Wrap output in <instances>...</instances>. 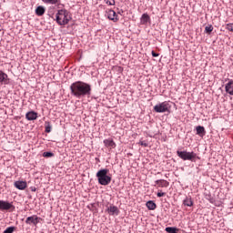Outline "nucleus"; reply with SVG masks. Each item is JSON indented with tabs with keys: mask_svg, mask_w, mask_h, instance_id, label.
I'll return each instance as SVG.
<instances>
[{
	"mask_svg": "<svg viewBox=\"0 0 233 233\" xmlns=\"http://www.w3.org/2000/svg\"><path fill=\"white\" fill-rule=\"evenodd\" d=\"M149 21H150V15H148V14L147 13L143 14L140 18L141 25H147V23H149Z\"/></svg>",
	"mask_w": 233,
	"mask_h": 233,
	"instance_id": "nucleus-17",
	"label": "nucleus"
},
{
	"mask_svg": "<svg viewBox=\"0 0 233 233\" xmlns=\"http://www.w3.org/2000/svg\"><path fill=\"white\" fill-rule=\"evenodd\" d=\"M14 208V205L8 201L0 200V210H10V208Z\"/></svg>",
	"mask_w": 233,
	"mask_h": 233,
	"instance_id": "nucleus-11",
	"label": "nucleus"
},
{
	"mask_svg": "<svg viewBox=\"0 0 233 233\" xmlns=\"http://www.w3.org/2000/svg\"><path fill=\"white\" fill-rule=\"evenodd\" d=\"M54 10H56V7L53 5L48 8V15L50 17H54Z\"/></svg>",
	"mask_w": 233,
	"mask_h": 233,
	"instance_id": "nucleus-25",
	"label": "nucleus"
},
{
	"mask_svg": "<svg viewBox=\"0 0 233 233\" xmlns=\"http://www.w3.org/2000/svg\"><path fill=\"white\" fill-rule=\"evenodd\" d=\"M43 157H54V153H52V152H44Z\"/></svg>",
	"mask_w": 233,
	"mask_h": 233,
	"instance_id": "nucleus-28",
	"label": "nucleus"
},
{
	"mask_svg": "<svg viewBox=\"0 0 233 233\" xmlns=\"http://www.w3.org/2000/svg\"><path fill=\"white\" fill-rule=\"evenodd\" d=\"M225 90L229 96H233V80L228 81L225 86Z\"/></svg>",
	"mask_w": 233,
	"mask_h": 233,
	"instance_id": "nucleus-15",
	"label": "nucleus"
},
{
	"mask_svg": "<svg viewBox=\"0 0 233 233\" xmlns=\"http://www.w3.org/2000/svg\"><path fill=\"white\" fill-rule=\"evenodd\" d=\"M171 108L170 103L167 101H164L160 104H157L154 106L155 112L157 114H163L165 112H168Z\"/></svg>",
	"mask_w": 233,
	"mask_h": 233,
	"instance_id": "nucleus-5",
	"label": "nucleus"
},
{
	"mask_svg": "<svg viewBox=\"0 0 233 233\" xmlns=\"http://www.w3.org/2000/svg\"><path fill=\"white\" fill-rule=\"evenodd\" d=\"M106 5H108L109 6H114V5H116V0H106Z\"/></svg>",
	"mask_w": 233,
	"mask_h": 233,
	"instance_id": "nucleus-29",
	"label": "nucleus"
},
{
	"mask_svg": "<svg viewBox=\"0 0 233 233\" xmlns=\"http://www.w3.org/2000/svg\"><path fill=\"white\" fill-rule=\"evenodd\" d=\"M198 136L203 137L205 136V127L203 126H198L196 127Z\"/></svg>",
	"mask_w": 233,
	"mask_h": 233,
	"instance_id": "nucleus-21",
	"label": "nucleus"
},
{
	"mask_svg": "<svg viewBox=\"0 0 233 233\" xmlns=\"http://www.w3.org/2000/svg\"><path fill=\"white\" fill-rule=\"evenodd\" d=\"M146 207L148 208V210H156V208H157L156 202L152 200L147 201Z\"/></svg>",
	"mask_w": 233,
	"mask_h": 233,
	"instance_id": "nucleus-18",
	"label": "nucleus"
},
{
	"mask_svg": "<svg viewBox=\"0 0 233 233\" xmlns=\"http://www.w3.org/2000/svg\"><path fill=\"white\" fill-rule=\"evenodd\" d=\"M103 143L106 148H109V150H112V148H116V142H114V139L112 138L104 139Z\"/></svg>",
	"mask_w": 233,
	"mask_h": 233,
	"instance_id": "nucleus-10",
	"label": "nucleus"
},
{
	"mask_svg": "<svg viewBox=\"0 0 233 233\" xmlns=\"http://www.w3.org/2000/svg\"><path fill=\"white\" fill-rule=\"evenodd\" d=\"M15 230V227H9L3 233H14Z\"/></svg>",
	"mask_w": 233,
	"mask_h": 233,
	"instance_id": "nucleus-26",
	"label": "nucleus"
},
{
	"mask_svg": "<svg viewBox=\"0 0 233 233\" xmlns=\"http://www.w3.org/2000/svg\"><path fill=\"white\" fill-rule=\"evenodd\" d=\"M157 186L158 188H168L170 182L165 179H158L155 181V187Z\"/></svg>",
	"mask_w": 233,
	"mask_h": 233,
	"instance_id": "nucleus-9",
	"label": "nucleus"
},
{
	"mask_svg": "<svg viewBox=\"0 0 233 233\" xmlns=\"http://www.w3.org/2000/svg\"><path fill=\"white\" fill-rule=\"evenodd\" d=\"M183 205H185V207H193L194 201L192 200V198L187 197L186 199L183 201Z\"/></svg>",
	"mask_w": 233,
	"mask_h": 233,
	"instance_id": "nucleus-19",
	"label": "nucleus"
},
{
	"mask_svg": "<svg viewBox=\"0 0 233 233\" xmlns=\"http://www.w3.org/2000/svg\"><path fill=\"white\" fill-rule=\"evenodd\" d=\"M71 96L81 99V97H89L92 95V86L83 81H76L70 86Z\"/></svg>",
	"mask_w": 233,
	"mask_h": 233,
	"instance_id": "nucleus-1",
	"label": "nucleus"
},
{
	"mask_svg": "<svg viewBox=\"0 0 233 233\" xmlns=\"http://www.w3.org/2000/svg\"><path fill=\"white\" fill-rule=\"evenodd\" d=\"M46 5H59L61 0H42Z\"/></svg>",
	"mask_w": 233,
	"mask_h": 233,
	"instance_id": "nucleus-22",
	"label": "nucleus"
},
{
	"mask_svg": "<svg viewBox=\"0 0 233 233\" xmlns=\"http://www.w3.org/2000/svg\"><path fill=\"white\" fill-rule=\"evenodd\" d=\"M153 57H159V54L156 53L155 51L151 52Z\"/></svg>",
	"mask_w": 233,
	"mask_h": 233,
	"instance_id": "nucleus-32",
	"label": "nucleus"
},
{
	"mask_svg": "<svg viewBox=\"0 0 233 233\" xmlns=\"http://www.w3.org/2000/svg\"><path fill=\"white\" fill-rule=\"evenodd\" d=\"M10 78H8V75L5 73V71L0 69V85H9Z\"/></svg>",
	"mask_w": 233,
	"mask_h": 233,
	"instance_id": "nucleus-8",
	"label": "nucleus"
},
{
	"mask_svg": "<svg viewBox=\"0 0 233 233\" xmlns=\"http://www.w3.org/2000/svg\"><path fill=\"white\" fill-rule=\"evenodd\" d=\"M14 186L18 190H25L28 187V185L26 184V181H15L14 183Z\"/></svg>",
	"mask_w": 233,
	"mask_h": 233,
	"instance_id": "nucleus-12",
	"label": "nucleus"
},
{
	"mask_svg": "<svg viewBox=\"0 0 233 233\" xmlns=\"http://www.w3.org/2000/svg\"><path fill=\"white\" fill-rule=\"evenodd\" d=\"M177 155L183 159V161H191L192 163H196V159H199L198 154L194 151L187 152V151H177Z\"/></svg>",
	"mask_w": 233,
	"mask_h": 233,
	"instance_id": "nucleus-4",
	"label": "nucleus"
},
{
	"mask_svg": "<svg viewBox=\"0 0 233 233\" xmlns=\"http://www.w3.org/2000/svg\"><path fill=\"white\" fill-rule=\"evenodd\" d=\"M45 132L46 134H50V132H52V124L50 123V121L45 122Z\"/></svg>",
	"mask_w": 233,
	"mask_h": 233,
	"instance_id": "nucleus-20",
	"label": "nucleus"
},
{
	"mask_svg": "<svg viewBox=\"0 0 233 233\" xmlns=\"http://www.w3.org/2000/svg\"><path fill=\"white\" fill-rule=\"evenodd\" d=\"M107 212L110 216H119V208L116 206H109L107 208Z\"/></svg>",
	"mask_w": 233,
	"mask_h": 233,
	"instance_id": "nucleus-13",
	"label": "nucleus"
},
{
	"mask_svg": "<svg viewBox=\"0 0 233 233\" xmlns=\"http://www.w3.org/2000/svg\"><path fill=\"white\" fill-rule=\"evenodd\" d=\"M45 12H46V9L43 5H39L35 9V14H36V15H38V17L45 15Z\"/></svg>",
	"mask_w": 233,
	"mask_h": 233,
	"instance_id": "nucleus-16",
	"label": "nucleus"
},
{
	"mask_svg": "<svg viewBox=\"0 0 233 233\" xmlns=\"http://www.w3.org/2000/svg\"><path fill=\"white\" fill-rule=\"evenodd\" d=\"M109 170L106 168L100 169L96 173V177L98 179L99 185L103 187H106V185H110L112 182V177L108 176Z\"/></svg>",
	"mask_w": 233,
	"mask_h": 233,
	"instance_id": "nucleus-2",
	"label": "nucleus"
},
{
	"mask_svg": "<svg viewBox=\"0 0 233 233\" xmlns=\"http://www.w3.org/2000/svg\"><path fill=\"white\" fill-rule=\"evenodd\" d=\"M226 30H228L229 32H233V23L227 24Z\"/></svg>",
	"mask_w": 233,
	"mask_h": 233,
	"instance_id": "nucleus-27",
	"label": "nucleus"
},
{
	"mask_svg": "<svg viewBox=\"0 0 233 233\" xmlns=\"http://www.w3.org/2000/svg\"><path fill=\"white\" fill-rule=\"evenodd\" d=\"M33 191H34V192H35V189H33Z\"/></svg>",
	"mask_w": 233,
	"mask_h": 233,
	"instance_id": "nucleus-34",
	"label": "nucleus"
},
{
	"mask_svg": "<svg viewBox=\"0 0 233 233\" xmlns=\"http://www.w3.org/2000/svg\"><path fill=\"white\" fill-rule=\"evenodd\" d=\"M56 21L60 26H65L70 23V18L68 17V11L66 9H60L56 15Z\"/></svg>",
	"mask_w": 233,
	"mask_h": 233,
	"instance_id": "nucleus-3",
	"label": "nucleus"
},
{
	"mask_svg": "<svg viewBox=\"0 0 233 233\" xmlns=\"http://www.w3.org/2000/svg\"><path fill=\"white\" fill-rule=\"evenodd\" d=\"M107 14V19L110 21H113V23H117L119 21V18L117 17V13L112 9H108L106 11Z\"/></svg>",
	"mask_w": 233,
	"mask_h": 233,
	"instance_id": "nucleus-7",
	"label": "nucleus"
},
{
	"mask_svg": "<svg viewBox=\"0 0 233 233\" xmlns=\"http://www.w3.org/2000/svg\"><path fill=\"white\" fill-rule=\"evenodd\" d=\"M27 121H35L37 119V113L35 111H29L25 115Z\"/></svg>",
	"mask_w": 233,
	"mask_h": 233,
	"instance_id": "nucleus-14",
	"label": "nucleus"
},
{
	"mask_svg": "<svg viewBox=\"0 0 233 233\" xmlns=\"http://www.w3.org/2000/svg\"><path fill=\"white\" fill-rule=\"evenodd\" d=\"M205 198L209 201V203H214V198L210 193H206L205 194Z\"/></svg>",
	"mask_w": 233,
	"mask_h": 233,
	"instance_id": "nucleus-23",
	"label": "nucleus"
},
{
	"mask_svg": "<svg viewBox=\"0 0 233 233\" xmlns=\"http://www.w3.org/2000/svg\"><path fill=\"white\" fill-rule=\"evenodd\" d=\"M214 30V26L212 25H208L205 27L206 34H212V31Z\"/></svg>",
	"mask_w": 233,
	"mask_h": 233,
	"instance_id": "nucleus-24",
	"label": "nucleus"
},
{
	"mask_svg": "<svg viewBox=\"0 0 233 233\" xmlns=\"http://www.w3.org/2000/svg\"><path fill=\"white\" fill-rule=\"evenodd\" d=\"M166 195H167V193L162 192V191H159V192H157V198H163V197L166 196Z\"/></svg>",
	"mask_w": 233,
	"mask_h": 233,
	"instance_id": "nucleus-31",
	"label": "nucleus"
},
{
	"mask_svg": "<svg viewBox=\"0 0 233 233\" xmlns=\"http://www.w3.org/2000/svg\"><path fill=\"white\" fill-rule=\"evenodd\" d=\"M138 145H140L141 147H148V143H147L146 141H139Z\"/></svg>",
	"mask_w": 233,
	"mask_h": 233,
	"instance_id": "nucleus-30",
	"label": "nucleus"
},
{
	"mask_svg": "<svg viewBox=\"0 0 233 233\" xmlns=\"http://www.w3.org/2000/svg\"><path fill=\"white\" fill-rule=\"evenodd\" d=\"M165 177H168V175H167V174H166V175H165Z\"/></svg>",
	"mask_w": 233,
	"mask_h": 233,
	"instance_id": "nucleus-33",
	"label": "nucleus"
},
{
	"mask_svg": "<svg viewBox=\"0 0 233 233\" xmlns=\"http://www.w3.org/2000/svg\"><path fill=\"white\" fill-rule=\"evenodd\" d=\"M41 221H43V218L37 217V215H33L25 219V224L37 227L38 223H41Z\"/></svg>",
	"mask_w": 233,
	"mask_h": 233,
	"instance_id": "nucleus-6",
	"label": "nucleus"
}]
</instances>
